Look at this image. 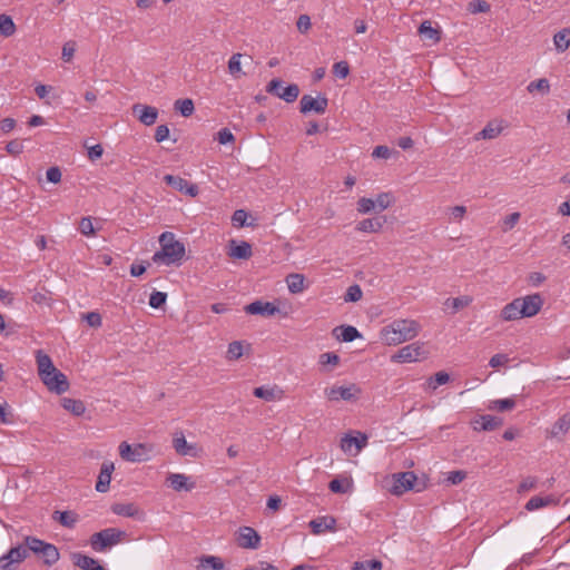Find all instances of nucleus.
<instances>
[{"label": "nucleus", "instance_id": "obj_40", "mask_svg": "<svg viewBox=\"0 0 570 570\" xmlns=\"http://www.w3.org/2000/svg\"><path fill=\"white\" fill-rule=\"evenodd\" d=\"M175 109L178 110L181 116L189 117L195 110L194 101L189 98L178 99L175 101Z\"/></svg>", "mask_w": 570, "mask_h": 570}, {"label": "nucleus", "instance_id": "obj_30", "mask_svg": "<svg viewBox=\"0 0 570 570\" xmlns=\"http://www.w3.org/2000/svg\"><path fill=\"white\" fill-rule=\"evenodd\" d=\"M198 570H223L224 562L216 556H203L199 558Z\"/></svg>", "mask_w": 570, "mask_h": 570}, {"label": "nucleus", "instance_id": "obj_13", "mask_svg": "<svg viewBox=\"0 0 570 570\" xmlns=\"http://www.w3.org/2000/svg\"><path fill=\"white\" fill-rule=\"evenodd\" d=\"M164 180L174 189L184 193L190 197H195L198 195V186L195 184H190L188 180L180 176H174L168 174L165 175Z\"/></svg>", "mask_w": 570, "mask_h": 570}, {"label": "nucleus", "instance_id": "obj_23", "mask_svg": "<svg viewBox=\"0 0 570 570\" xmlns=\"http://www.w3.org/2000/svg\"><path fill=\"white\" fill-rule=\"evenodd\" d=\"M72 561L73 564L81 570H106L102 566L99 564L98 560L80 552L72 554Z\"/></svg>", "mask_w": 570, "mask_h": 570}, {"label": "nucleus", "instance_id": "obj_18", "mask_svg": "<svg viewBox=\"0 0 570 570\" xmlns=\"http://www.w3.org/2000/svg\"><path fill=\"white\" fill-rule=\"evenodd\" d=\"M313 534H321L326 531H335L336 519L332 515H324L313 519L308 523Z\"/></svg>", "mask_w": 570, "mask_h": 570}, {"label": "nucleus", "instance_id": "obj_51", "mask_svg": "<svg viewBox=\"0 0 570 570\" xmlns=\"http://www.w3.org/2000/svg\"><path fill=\"white\" fill-rule=\"evenodd\" d=\"M372 210H375L374 199L362 197L357 200V212L360 214H367Z\"/></svg>", "mask_w": 570, "mask_h": 570}, {"label": "nucleus", "instance_id": "obj_7", "mask_svg": "<svg viewBox=\"0 0 570 570\" xmlns=\"http://www.w3.org/2000/svg\"><path fill=\"white\" fill-rule=\"evenodd\" d=\"M429 352L425 350L424 343L415 342L401 347L391 356V361L395 363H410L425 360Z\"/></svg>", "mask_w": 570, "mask_h": 570}, {"label": "nucleus", "instance_id": "obj_26", "mask_svg": "<svg viewBox=\"0 0 570 570\" xmlns=\"http://www.w3.org/2000/svg\"><path fill=\"white\" fill-rule=\"evenodd\" d=\"M570 429V412L561 415L552 425L550 430L551 438H561L568 433Z\"/></svg>", "mask_w": 570, "mask_h": 570}, {"label": "nucleus", "instance_id": "obj_28", "mask_svg": "<svg viewBox=\"0 0 570 570\" xmlns=\"http://www.w3.org/2000/svg\"><path fill=\"white\" fill-rule=\"evenodd\" d=\"M520 308V298L513 299L502 308L501 318L504 321H515L522 318L523 316Z\"/></svg>", "mask_w": 570, "mask_h": 570}, {"label": "nucleus", "instance_id": "obj_46", "mask_svg": "<svg viewBox=\"0 0 570 570\" xmlns=\"http://www.w3.org/2000/svg\"><path fill=\"white\" fill-rule=\"evenodd\" d=\"M351 487V483L347 480H341V479H333L330 484L328 489L333 493H346Z\"/></svg>", "mask_w": 570, "mask_h": 570}, {"label": "nucleus", "instance_id": "obj_36", "mask_svg": "<svg viewBox=\"0 0 570 570\" xmlns=\"http://www.w3.org/2000/svg\"><path fill=\"white\" fill-rule=\"evenodd\" d=\"M173 446L175 451L180 455H194V446L188 444L184 434L176 435L173 440Z\"/></svg>", "mask_w": 570, "mask_h": 570}, {"label": "nucleus", "instance_id": "obj_27", "mask_svg": "<svg viewBox=\"0 0 570 570\" xmlns=\"http://www.w3.org/2000/svg\"><path fill=\"white\" fill-rule=\"evenodd\" d=\"M333 334L343 342H353L361 337L358 330L352 325L337 326L333 330Z\"/></svg>", "mask_w": 570, "mask_h": 570}, {"label": "nucleus", "instance_id": "obj_19", "mask_svg": "<svg viewBox=\"0 0 570 570\" xmlns=\"http://www.w3.org/2000/svg\"><path fill=\"white\" fill-rule=\"evenodd\" d=\"M115 470L112 462H104L96 482V490L100 493H105L109 490L111 473Z\"/></svg>", "mask_w": 570, "mask_h": 570}, {"label": "nucleus", "instance_id": "obj_8", "mask_svg": "<svg viewBox=\"0 0 570 570\" xmlns=\"http://www.w3.org/2000/svg\"><path fill=\"white\" fill-rule=\"evenodd\" d=\"M151 448L144 443L130 445L126 441L119 444V454L122 460L132 463L146 462L150 459Z\"/></svg>", "mask_w": 570, "mask_h": 570}, {"label": "nucleus", "instance_id": "obj_31", "mask_svg": "<svg viewBox=\"0 0 570 570\" xmlns=\"http://www.w3.org/2000/svg\"><path fill=\"white\" fill-rule=\"evenodd\" d=\"M419 33L424 40H430L432 43H436L440 41V30L433 28L431 22L425 20L419 27Z\"/></svg>", "mask_w": 570, "mask_h": 570}, {"label": "nucleus", "instance_id": "obj_49", "mask_svg": "<svg viewBox=\"0 0 570 570\" xmlns=\"http://www.w3.org/2000/svg\"><path fill=\"white\" fill-rule=\"evenodd\" d=\"M240 58V53H234L228 61V70L235 78H238L239 73L242 72Z\"/></svg>", "mask_w": 570, "mask_h": 570}, {"label": "nucleus", "instance_id": "obj_25", "mask_svg": "<svg viewBox=\"0 0 570 570\" xmlns=\"http://www.w3.org/2000/svg\"><path fill=\"white\" fill-rule=\"evenodd\" d=\"M503 130V121H489L487 126L476 134L475 139H494L497 138Z\"/></svg>", "mask_w": 570, "mask_h": 570}, {"label": "nucleus", "instance_id": "obj_22", "mask_svg": "<svg viewBox=\"0 0 570 570\" xmlns=\"http://www.w3.org/2000/svg\"><path fill=\"white\" fill-rule=\"evenodd\" d=\"M111 511L120 517L141 519L142 512L135 503H115Z\"/></svg>", "mask_w": 570, "mask_h": 570}, {"label": "nucleus", "instance_id": "obj_63", "mask_svg": "<svg viewBox=\"0 0 570 570\" xmlns=\"http://www.w3.org/2000/svg\"><path fill=\"white\" fill-rule=\"evenodd\" d=\"M519 219H520V213H518V212L508 215L503 220V230L507 232V230L512 229L517 225Z\"/></svg>", "mask_w": 570, "mask_h": 570}, {"label": "nucleus", "instance_id": "obj_47", "mask_svg": "<svg viewBox=\"0 0 570 570\" xmlns=\"http://www.w3.org/2000/svg\"><path fill=\"white\" fill-rule=\"evenodd\" d=\"M243 355V345L239 341L229 343L226 357L230 361L238 360Z\"/></svg>", "mask_w": 570, "mask_h": 570}, {"label": "nucleus", "instance_id": "obj_50", "mask_svg": "<svg viewBox=\"0 0 570 570\" xmlns=\"http://www.w3.org/2000/svg\"><path fill=\"white\" fill-rule=\"evenodd\" d=\"M167 299V294L164 292L155 291L150 294L149 297V305L153 308H160L163 305H165Z\"/></svg>", "mask_w": 570, "mask_h": 570}, {"label": "nucleus", "instance_id": "obj_2", "mask_svg": "<svg viewBox=\"0 0 570 570\" xmlns=\"http://www.w3.org/2000/svg\"><path fill=\"white\" fill-rule=\"evenodd\" d=\"M420 324L414 320H395L391 324L384 326L381 332V338L387 345H399L403 342L411 341L417 336Z\"/></svg>", "mask_w": 570, "mask_h": 570}, {"label": "nucleus", "instance_id": "obj_11", "mask_svg": "<svg viewBox=\"0 0 570 570\" xmlns=\"http://www.w3.org/2000/svg\"><path fill=\"white\" fill-rule=\"evenodd\" d=\"M358 392L360 390L355 384H351L350 386H332L324 391L330 401H352L356 397Z\"/></svg>", "mask_w": 570, "mask_h": 570}, {"label": "nucleus", "instance_id": "obj_20", "mask_svg": "<svg viewBox=\"0 0 570 570\" xmlns=\"http://www.w3.org/2000/svg\"><path fill=\"white\" fill-rule=\"evenodd\" d=\"M385 223V216L366 218L358 222L355 226V229L362 233H379L381 232Z\"/></svg>", "mask_w": 570, "mask_h": 570}, {"label": "nucleus", "instance_id": "obj_24", "mask_svg": "<svg viewBox=\"0 0 570 570\" xmlns=\"http://www.w3.org/2000/svg\"><path fill=\"white\" fill-rule=\"evenodd\" d=\"M169 485L175 491H191L195 487V483H188L189 478L181 473H170L167 478Z\"/></svg>", "mask_w": 570, "mask_h": 570}, {"label": "nucleus", "instance_id": "obj_33", "mask_svg": "<svg viewBox=\"0 0 570 570\" xmlns=\"http://www.w3.org/2000/svg\"><path fill=\"white\" fill-rule=\"evenodd\" d=\"M305 277L302 274L293 273L286 277L288 291L292 294L302 293L305 289Z\"/></svg>", "mask_w": 570, "mask_h": 570}, {"label": "nucleus", "instance_id": "obj_29", "mask_svg": "<svg viewBox=\"0 0 570 570\" xmlns=\"http://www.w3.org/2000/svg\"><path fill=\"white\" fill-rule=\"evenodd\" d=\"M6 554L18 567L29 557V549L23 541L21 544L10 548Z\"/></svg>", "mask_w": 570, "mask_h": 570}, {"label": "nucleus", "instance_id": "obj_42", "mask_svg": "<svg viewBox=\"0 0 570 570\" xmlns=\"http://www.w3.org/2000/svg\"><path fill=\"white\" fill-rule=\"evenodd\" d=\"M472 303V297L468 295L448 298L445 305L452 307L453 312H458L459 309L469 306Z\"/></svg>", "mask_w": 570, "mask_h": 570}, {"label": "nucleus", "instance_id": "obj_9", "mask_svg": "<svg viewBox=\"0 0 570 570\" xmlns=\"http://www.w3.org/2000/svg\"><path fill=\"white\" fill-rule=\"evenodd\" d=\"M266 91L286 102H294L299 95V88L296 83H291L283 88V81L277 78L268 82Z\"/></svg>", "mask_w": 570, "mask_h": 570}, {"label": "nucleus", "instance_id": "obj_54", "mask_svg": "<svg viewBox=\"0 0 570 570\" xmlns=\"http://www.w3.org/2000/svg\"><path fill=\"white\" fill-rule=\"evenodd\" d=\"M248 214L244 209H237L232 216V223L235 227H244L247 225Z\"/></svg>", "mask_w": 570, "mask_h": 570}, {"label": "nucleus", "instance_id": "obj_62", "mask_svg": "<svg viewBox=\"0 0 570 570\" xmlns=\"http://www.w3.org/2000/svg\"><path fill=\"white\" fill-rule=\"evenodd\" d=\"M537 483H538L537 478H534V476H527V478H524L520 482L519 488H518V492H525V491H529L531 489H534Z\"/></svg>", "mask_w": 570, "mask_h": 570}, {"label": "nucleus", "instance_id": "obj_48", "mask_svg": "<svg viewBox=\"0 0 570 570\" xmlns=\"http://www.w3.org/2000/svg\"><path fill=\"white\" fill-rule=\"evenodd\" d=\"M450 380V375L446 372H438L434 376L430 377L429 386L435 390L438 386L448 383Z\"/></svg>", "mask_w": 570, "mask_h": 570}, {"label": "nucleus", "instance_id": "obj_15", "mask_svg": "<svg viewBox=\"0 0 570 570\" xmlns=\"http://www.w3.org/2000/svg\"><path fill=\"white\" fill-rule=\"evenodd\" d=\"M261 543V537L252 527H242L239 529L238 546L244 549H257Z\"/></svg>", "mask_w": 570, "mask_h": 570}, {"label": "nucleus", "instance_id": "obj_21", "mask_svg": "<svg viewBox=\"0 0 570 570\" xmlns=\"http://www.w3.org/2000/svg\"><path fill=\"white\" fill-rule=\"evenodd\" d=\"M252 246L247 242L237 243L232 239L229 242L228 256L236 259H248L252 256Z\"/></svg>", "mask_w": 570, "mask_h": 570}, {"label": "nucleus", "instance_id": "obj_32", "mask_svg": "<svg viewBox=\"0 0 570 570\" xmlns=\"http://www.w3.org/2000/svg\"><path fill=\"white\" fill-rule=\"evenodd\" d=\"M558 500L553 495H546V497H532L525 504V509L528 511H534L538 509H541L543 507H547L549 504H557Z\"/></svg>", "mask_w": 570, "mask_h": 570}, {"label": "nucleus", "instance_id": "obj_59", "mask_svg": "<svg viewBox=\"0 0 570 570\" xmlns=\"http://www.w3.org/2000/svg\"><path fill=\"white\" fill-rule=\"evenodd\" d=\"M253 394L258 397L263 399L265 401H272L274 400V391L272 389H266L264 386L255 387L253 391Z\"/></svg>", "mask_w": 570, "mask_h": 570}, {"label": "nucleus", "instance_id": "obj_41", "mask_svg": "<svg viewBox=\"0 0 570 570\" xmlns=\"http://www.w3.org/2000/svg\"><path fill=\"white\" fill-rule=\"evenodd\" d=\"M55 519L60 522L63 527L73 528L77 522V517L73 512L70 511H56Z\"/></svg>", "mask_w": 570, "mask_h": 570}, {"label": "nucleus", "instance_id": "obj_34", "mask_svg": "<svg viewBox=\"0 0 570 570\" xmlns=\"http://www.w3.org/2000/svg\"><path fill=\"white\" fill-rule=\"evenodd\" d=\"M366 445V436L357 439L351 435H345L341 440V449L343 452H351L352 448L355 446L357 451Z\"/></svg>", "mask_w": 570, "mask_h": 570}, {"label": "nucleus", "instance_id": "obj_12", "mask_svg": "<svg viewBox=\"0 0 570 570\" xmlns=\"http://www.w3.org/2000/svg\"><path fill=\"white\" fill-rule=\"evenodd\" d=\"M519 298L521 305L520 311L522 312L523 317H532L537 315L543 305V299L539 293Z\"/></svg>", "mask_w": 570, "mask_h": 570}, {"label": "nucleus", "instance_id": "obj_61", "mask_svg": "<svg viewBox=\"0 0 570 570\" xmlns=\"http://www.w3.org/2000/svg\"><path fill=\"white\" fill-rule=\"evenodd\" d=\"M217 140L222 145H226L235 141V137L228 128H222L217 132Z\"/></svg>", "mask_w": 570, "mask_h": 570}, {"label": "nucleus", "instance_id": "obj_3", "mask_svg": "<svg viewBox=\"0 0 570 570\" xmlns=\"http://www.w3.org/2000/svg\"><path fill=\"white\" fill-rule=\"evenodd\" d=\"M160 250L153 255L156 264L179 265L184 255L185 246L175 239V235L170 232H164L159 237Z\"/></svg>", "mask_w": 570, "mask_h": 570}, {"label": "nucleus", "instance_id": "obj_64", "mask_svg": "<svg viewBox=\"0 0 570 570\" xmlns=\"http://www.w3.org/2000/svg\"><path fill=\"white\" fill-rule=\"evenodd\" d=\"M296 26L299 32H307L312 26L309 16L301 14L297 19Z\"/></svg>", "mask_w": 570, "mask_h": 570}, {"label": "nucleus", "instance_id": "obj_44", "mask_svg": "<svg viewBox=\"0 0 570 570\" xmlns=\"http://www.w3.org/2000/svg\"><path fill=\"white\" fill-rule=\"evenodd\" d=\"M382 562L376 559L365 560V561H356L352 570H382Z\"/></svg>", "mask_w": 570, "mask_h": 570}, {"label": "nucleus", "instance_id": "obj_52", "mask_svg": "<svg viewBox=\"0 0 570 570\" xmlns=\"http://www.w3.org/2000/svg\"><path fill=\"white\" fill-rule=\"evenodd\" d=\"M362 298V289L358 285L354 284V285H351L345 295H344V301L345 302H357Z\"/></svg>", "mask_w": 570, "mask_h": 570}, {"label": "nucleus", "instance_id": "obj_45", "mask_svg": "<svg viewBox=\"0 0 570 570\" xmlns=\"http://www.w3.org/2000/svg\"><path fill=\"white\" fill-rule=\"evenodd\" d=\"M528 91L529 92H534V91H540L542 95H546L549 92L550 90V85H549V81L548 79L546 78H541V79H538V80H534V81H531L529 85H528Z\"/></svg>", "mask_w": 570, "mask_h": 570}, {"label": "nucleus", "instance_id": "obj_1", "mask_svg": "<svg viewBox=\"0 0 570 570\" xmlns=\"http://www.w3.org/2000/svg\"><path fill=\"white\" fill-rule=\"evenodd\" d=\"M38 374L49 391L62 394L69 389L67 376L57 370L51 357L42 350L36 351Z\"/></svg>", "mask_w": 570, "mask_h": 570}, {"label": "nucleus", "instance_id": "obj_55", "mask_svg": "<svg viewBox=\"0 0 570 570\" xmlns=\"http://www.w3.org/2000/svg\"><path fill=\"white\" fill-rule=\"evenodd\" d=\"M333 73L341 79L346 78L350 73L348 63L346 61L335 62L333 66Z\"/></svg>", "mask_w": 570, "mask_h": 570}, {"label": "nucleus", "instance_id": "obj_10", "mask_svg": "<svg viewBox=\"0 0 570 570\" xmlns=\"http://www.w3.org/2000/svg\"><path fill=\"white\" fill-rule=\"evenodd\" d=\"M328 106V99L325 96H318L317 98L311 95H304L299 100V110L302 114L315 112L322 115L326 111Z\"/></svg>", "mask_w": 570, "mask_h": 570}, {"label": "nucleus", "instance_id": "obj_53", "mask_svg": "<svg viewBox=\"0 0 570 570\" xmlns=\"http://www.w3.org/2000/svg\"><path fill=\"white\" fill-rule=\"evenodd\" d=\"M490 10V4L485 0H472L469 3V11L472 13H484Z\"/></svg>", "mask_w": 570, "mask_h": 570}, {"label": "nucleus", "instance_id": "obj_56", "mask_svg": "<svg viewBox=\"0 0 570 570\" xmlns=\"http://www.w3.org/2000/svg\"><path fill=\"white\" fill-rule=\"evenodd\" d=\"M79 232L85 236L95 235V228L90 217H82L79 223Z\"/></svg>", "mask_w": 570, "mask_h": 570}, {"label": "nucleus", "instance_id": "obj_60", "mask_svg": "<svg viewBox=\"0 0 570 570\" xmlns=\"http://www.w3.org/2000/svg\"><path fill=\"white\" fill-rule=\"evenodd\" d=\"M340 362V356L333 352H326L320 355V364L322 365H337Z\"/></svg>", "mask_w": 570, "mask_h": 570}, {"label": "nucleus", "instance_id": "obj_5", "mask_svg": "<svg viewBox=\"0 0 570 570\" xmlns=\"http://www.w3.org/2000/svg\"><path fill=\"white\" fill-rule=\"evenodd\" d=\"M24 543L28 546L29 553L31 552L40 558L47 567L53 566L60 558L59 550L55 544L46 542L37 537L26 535Z\"/></svg>", "mask_w": 570, "mask_h": 570}, {"label": "nucleus", "instance_id": "obj_37", "mask_svg": "<svg viewBox=\"0 0 570 570\" xmlns=\"http://www.w3.org/2000/svg\"><path fill=\"white\" fill-rule=\"evenodd\" d=\"M515 407V400L513 397L493 400L490 402L488 409L491 411L507 412Z\"/></svg>", "mask_w": 570, "mask_h": 570}, {"label": "nucleus", "instance_id": "obj_38", "mask_svg": "<svg viewBox=\"0 0 570 570\" xmlns=\"http://www.w3.org/2000/svg\"><path fill=\"white\" fill-rule=\"evenodd\" d=\"M554 46L557 50L564 51L570 46V29H562L558 31L553 37Z\"/></svg>", "mask_w": 570, "mask_h": 570}, {"label": "nucleus", "instance_id": "obj_57", "mask_svg": "<svg viewBox=\"0 0 570 570\" xmlns=\"http://www.w3.org/2000/svg\"><path fill=\"white\" fill-rule=\"evenodd\" d=\"M23 144L19 139H13L6 146V150L12 156H19L23 151Z\"/></svg>", "mask_w": 570, "mask_h": 570}, {"label": "nucleus", "instance_id": "obj_43", "mask_svg": "<svg viewBox=\"0 0 570 570\" xmlns=\"http://www.w3.org/2000/svg\"><path fill=\"white\" fill-rule=\"evenodd\" d=\"M394 202V197L391 193H381L374 199L375 210L382 212L389 208Z\"/></svg>", "mask_w": 570, "mask_h": 570}, {"label": "nucleus", "instance_id": "obj_35", "mask_svg": "<svg viewBox=\"0 0 570 570\" xmlns=\"http://www.w3.org/2000/svg\"><path fill=\"white\" fill-rule=\"evenodd\" d=\"M62 407L72 414L80 416L85 413V404L80 400L71 399V397H63L61 400Z\"/></svg>", "mask_w": 570, "mask_h": 570}, {"label": "nucleus", "instance_id": "obj_4", "mask_svg": "<svg viewBox=\"0 0 570 570\" xmlns=\"http://www.w3.org/2000/svg\"><path fill=\"white\" fill-rule=\"evenodd\" d=\"M392 482L393 484L390 488V492L394 495H402L410 490L422 492L429 485V480L426 476L419 479L412 471L392 474Z\"/></svg>", "mask_w": 570, "mask_h": 570}, {"label": "nucleus", "instance_id": "obj_17", "mask_svg": "<svg viewBox=\"0 0 570 570\" xmlns=\"http://www.w3.org/2000/svg\"><path fill=\"white\" fill-rule=\"evenodd\" d=\"M471 424L474 431H493L503 424V420L494 415H480Z\"/></svg>", "mask_w": 570, "mask_h": 570}, {"label": "nucleus", "instance_id": "obj_39", "mask_svg": "<svg viewBox=\"0 0 570 570\" xmlns=\"http://www.w3.org/2000/svg\"><path fill=\"white\" fill-rule=\"evenodd\" d=\"M16 32V24L10 16L0 14V35L10 37Z\"/></svg>", "mask_w": 570, "mask_h": 570}, {"label": "nucleus", "instance_id": "obj_58", "mask_svg": "<svg viewBox=\"0 0 570 570\" xmlns=\"http://www.w3.org/2000/svg\"><path fill=\"white\" fill-rule=\"evenodd\" d=\"M83 320L91 327H100L102 323L101 315L98 312H89L83 314Z\"/></svg>", "mask_w": 570, "mask_h": 570}, {"label": "nucleus", "instance_id": "obj_16", "mask_svg": "<svg viewBox=\"0 0 570 570\" xmlns=\"http://www.w3.org/2000/svg\"><path fill=\"white\" fill-rule=\"evenodd\" d=\"M245 312L250 315L273 316L279 309L271 302L255 301L244 307Z\"/></svg>", "mask_w": 570, "mask_h": 570}, {"label": "nucleus", "instance_id": "obj_6", "mask_svg": "<svg viewBox=\"0 0 570 570\" xmlns=\"http://www.w3.org/2000/svg\"><path fill=\"white\" fill-rule=\"evenodd\" d=\"M127 533L117 528H106L90 537L89 543L94 551L104 552L120 543Z\"/></svg>", "mask_w": 570, "mask_h": 570}, {"label": "nucleus", "instance_id": "obj_14", "mask_svg": "<svg viewBox=\"0 0 570 570\" xmlns=\"http://www.w3.org/2000/svg\"><path fill=\"white\" fill-rule=\"evenodd\" d=\"M132 112L137 116L138 120L145 126H151L156 122L158 117V109L151 106L135 104Z\"/></svg>", "mask_w": 570, "mask_h": 570}]
</instances>
